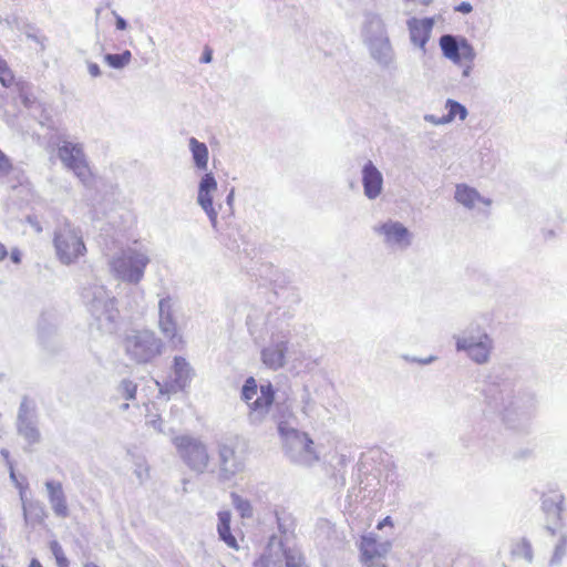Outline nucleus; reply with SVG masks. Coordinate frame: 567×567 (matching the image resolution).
Returning a JSON list of instances; mask_svg holds the SVG:
<instances>
[{"instance_id":"obj_1","label":"nucleus","mask_w":567,"mask_h":567,"mask_svg":"<svg viewBox=\"0 0 567 567\" xmlns=\"http://www.w3.org/2000/svg\"><path fill=\"white\" fill-rule=\"evenodd\" d=\"M53 243L59 260L65 265L75 262L86 252L81 233L69 223L56 229Z\"/></svg>"},{"instance_id":"obj_2","label":"nucleus","mask_w":567,"mask_h":567,"mask_svg":"<svg viewBox=\"0 0 567 567\" xmlns=\"http://www.w3.org/2000/svg\"><path fill=\"white\" fill-rule=\"evenodd\" d=\"M126 353L137 363H148L162 352V341L153 331H135L124 341Z\"/></svg>"},{"instance_id":"obj_3","label":"nucleus","mask_w":567,"mask_h":567,"mask_svg":"<svg viewBox=\"0 0 567 567\" xmlns=\"http://www.w3.org/2000/svg\"><path fill=\"white\" fill-rule=\"evenodd\" d=\"M58 156L63 165L72 171L83 184H89L94 179V174L82 144L63 141L58 146Z\"/></svg>"},{"instance_id":"obj_4","label":"nucleus","mask_w":567,"mask_h":567,"mask_svg":"<svg viewBox=\"0 0 567 567\" xmlns=\"http://www.w3.org/2000/svg\"><path fill=\"white\" fill-rule=\"evenodd\" d=\"M146 255L138 251L123 252L111 262L112 270L118 278L127 282H138L148 264Z\"/></svg>"},{"instance_id":"obj_5","label":"nucleus","mask_w":567,"mask_h":567,"mask_svg":"<svg viewBox=\"0 0 567 567\" xmlns=\"http://www.w3.org/2000/svg\"><path fill=\"white\" fill-rule=\"evenodd\" d=\"M258 392V385L255 378L249 377L243 386L241 398L249 405L250 410L256 412H267L275 400V391L271 383L261 384L259 396L255 399Z\"/></svg>"},{"instance_id":"obj_6","label":"nucleus","mask_w":567,"mask_h":567,"mask_svg":"<svg viewBox=\"0 0 567 567\" xmlns=\"http://www.w3.org/2000/svg\"><path fill=\"white\" fill-rule=\"evenodd\" d=\"M440 47L444 56L456 64L470 68L475 59L474 49L466 39L457 40L453 35L445 34L440 39Z\"/></svg>"},{"instance_id":"obj_7","label":"nucleus","mask_w":567,"mask_h":567,"mask_svg":"<svg viewBox=\"0 0 567 567\" xmlns=\"http://www.w3.org/2000/svg\"><path fill=\"white\" fill-rule=\"evenodd\" d=\"M390 544L379 543L375 537L362 536L359 545L363 567H388L385 559Z\"/></svg>"},{"instance_id":"obj_8","label":"nucleus","mask_w":567,"mask_h":567,"mask_svg":"<svg viewBox=\"0 0 567 567\" xmlns=\"http://www.w3.org/2000/svg\"><path fill=\"white\" fill-rule=\"evenodd\" d=\"M174 444L181 457L194 468L205 467L208 463V454L205 446L189 436L176 437Z\"/></svg>"},{"instance_id":"obj_9","label":"nucleus","mask_w":567,"mask_h":567,"mask_svg":"<svg viewBox=\"0 0 567 567\" xmlns=\"http://www.w3.org/2000/svg\"><path fill=\"white\" fill-rule=\"evenodd\" d=\"M456 348L465 351L476 363H485L489 358L492 342L486 333L478 337L468 336L458 338Z\"/></svg>"},{"instance_id":"obj_10","label":"nucleus","mask_w":567,"mask_h":567,"mask_svg":"<svg viewBox=\"0 0 567 567\" xmlns=\"http://www.w3.org/2000/svg\"><path fill=\"white\" fill-rule=\"evenodd\" d=\"M0 182L10 190H16L28 183L24 173L18 169L12 159L0 150Z\"/></svg>"},{"instance_id":"obj_11","label":"nucleus","mask_w":567,"mask_h":567,"mask_svg":"<svg viewBox=\"0 0 567 567\" xmlns=\"http://www.w3.org/2000/svg\"><path fill=\"white\" fill-rule=\"evenodd\" d=\"M159 328L171 341H176L179 344L183 343V338L178 333L177 323L174 319L169 298L159 301Z\"/></svg>"},{"instance_id":"obj_12","label":"nucleus","mask_w":567,"mask_h":567,"mask_svg":"<svg viewBox=\"0 0 567 567\" xmlns=\"http://www.w3.org/2000/svg\"><path fill=\"white\" fill-rule=\"evenodd\" d=\"M0 83L6 89H14L24 104L30 102L31 94L28 83L16 78L13 71L3 58H0Z\"/></svg>"},{"instance_id":"obj_13","label":"nucleus","mask_w":567,"mask_h":567,"mask_svg":"<svg viewBox=\"0 0 567 567\" xmlns=\"http://www.w3.org/2000/svg\"><path fill=\"white\" fill-rule=\"evenodd\" d=\"M216 188L217 183L214 176L212 174H205L199 184L198 202L214 225L217 223V212L213 206L212 194Z\"/></svg>"},{"instance_id":"obj_14","label":"nucleus","mask_w":567,"mask_h":567,"mask_svg":"<svg viewBox=\"0 0 567 567\" xmlns=\"http://www.w3.org/2000/svg\"><path fill=\"white\" fill-rule=\"evenodd\" d=\"M434 21L431 18L417 19L412 18L408 21L410 38L413 44L425 49V45L431 37Z\"/></svg>"},{"instance_id":"obj_15","label":"nucleus","mask_w":567,"mask_h":567,"mask_svg":"<svg viewBox=\"0 0 567 567\" xmlns=\"http://www.w3.org/2000/svg\"><path fill=\"white\" fill-rule=\"evenodd\" d=\"M374 230L384 237L389 244L408 246L410 244V233L406 227L398 221L389 220L374 228Z\"/></svg>"},{"instance_id":"obj_16","label":"nucleus","mask_w":567,"mask_h":567,"mask_svg":"<svg viewBox=\"0 0 567 567\" xmlns=\"http://www.w3.org/2000/svg\"><path fill=\"white\" fill-rule=\"evenodd\" d=\"M49 502L58 517L66 518L70 515L68 501L60 482L49 481L45 483Z\"/></svg>"},{"instance_id":"obj_17","label":"nucleus","mask_w":567,"mask_h":567,"mask_svg":"<svg viewBox=\"0 0 567 567\" xmlns=\"http://www.w3.org/2000/svg\"><path fill=\"white\" fill-rule=\"evenodd\" d=\"M362 183L364 194L373 199L381 194L383 178L378 168L371 163H367L362 171Z\"/></svg>"},{"instance_id":"obj_18","label":"nucleus","mask_w":567,"mask_h":567,"mask_svg":"<svg viewBox=\"0 0 567 567\" xmlns=\"http://www.w3.org/2000/svg\"><path fill=\"white\" fill-rule=\"evenodd\" d=\"M287 351L286 343L276 344L266 348L261 352L262 362L270 369L277 370L285 364V355Z\"/></svg>"},{"instance_id":"obj_19","label":"nucleus","mask_w":567,"mask_h":567,"mask_svg":"<svg viewBox=\"0 0 567 567\" xmlns=\"http://www.w3.org/2000/svg\"><path fill=\"white\" fill-rule=\"evenodd\" d=\"M174 379L173 382L176 386L183 389L190 381L193 371L189 363L183 357H175L173 363Z\"/></svg>"},{"instance_id":"obj_20","label":"nucleus","mask_w":567,"mask_h":567,"mask_svg":"<svg viewBox=\"0 0 567 567\" xmlns=\"http://www.w3.org/2000/svg\"><path fill=\"white\" fill-rule=\"evenodd\" d=\"M230 512L221 511L218 513V526L217 530L220 538L230 547L238 548V544L236 538L230 533Z\"/></svg>"},{"instance_id":"obj_21","label":"nucleus","mask_w":567,"mask_h":567,"mask_svg":"<svg viewBox=\"0 0 567 567\" xmlns=\"http://www.w3.org/2000/svg\"><path fill=\"white\" fill-rule=\"evenodd\" d=\"M220 466L225 472H236L240 468V462L236 457L235 449L229 445L219 447Z\"/></svg>"},{"instance_id":"obj_22","label":"nucleus","mask_w":567,"mask_h":567,"mask_svg":"<svg viewBox=\"0 0 567 567\" xmlns=\"http://www.w3.org/2000/svg\"><path fill=\"white\" fill-rule=\"evenodd\" d=\"M189 147L196 166L199 169H206L208 163V148L206 144L197 141L195 137L189 140Z\"/></svg>"},{"instance_id":"obj_23","label":"nucleus","mask_w":567,"mask_h":567,"mask_svg":"<svg viewBox=\"0 0 567 567\" xmlns=\"http://www.w3.org/2000/svg\"><path fill=\"white\" fill-rule=\"evenodd\" d=\"M455 199L466 207H473L480 200V195L474 188L460 184L456 186Z\"/></svg>"},{"instance_id":"obj_24","label":"nucleus","mask_w":567,"mask_h":567,"mask_svg":"<svg viewBox=\"0 0 567 567\" xmlns=\"http://www.w3.org/2000/svg\"><path fill=\"white\" fill-rule=\"evenodd\" d=\"M447 114L443 116L440 123H449L458 117L461 121L465 120L467 115V111L464 105L460 104L456 101L447 100L446 101Z\"/></svg>"},{"instance_id":"obj_25","label":"nucleus","mask_w":567,"mask_h":567,"mask_svg":"<svg viewBox=\"0 0 567 567\" xmlns=\"http://www.w3.org/2000/svg\"><path fill=\"white\" fill-rule=\"evenodd\" d=\"M282 557L286 567H308L306 558L300 550L293 548H284Z\"/></svg>"},{"instance_id":"obj_26","label":"nucleus","mask_w":567,"mask_h":567,"mask_svg":"<svg viewBox=\"0 0 567 567\" xmlns=\"http://www.w3.org/2000/svg\"><path fill=\"white\" fill-rule=\"evenodd\" d=\"M279 431L284 436L291 434L295 439H297L303 445L306 453L315 454L313 441L306 433H299L296 430L286 431L282 425L279 426Z\"/></svg>"},{"instance_id":"obj_27","label":"nucleus","mask_w":567,"mask_h":567,"mask_svg":"<svg viewBox=\"0 0 567 567\" xmlns=\"http://www.w3.org/2000/svg\"><path fill=\"white\" fill-rule=\"evenodd\" d=\"M563 495L550 492L549 494L543 495V508L546 512L556 511L557 514L561 512Z\"/></svg>"},{"instance_id":"obj_28","label":"nucleus","mask_w":567,"mask_h":567,"mask_svg":"<svg viewBox=\"0 0 567 567\" xmlns=\"http://www.w3.org/2000/svg\"><path fill=\"white\" fill-rule=\"evenodd\" d=\"M132 53L128 50L118 54H106L104 61L114 69H121L131 62Z\"/></svg>"},{"instance_id":"obj_29","label":"nucleus","mask_w":567,"mask_h":567,"mask_svg":"<svg viewBox=\"0 0 567 567\" xmlns=\"http://www.w3.org/2000/svg\"><path fill=\"white\" fill-rule=\"evenodd\" d=\"M233 504L235 508L239 512L241 517H250L252 514V508L249 501L241 498L239 495L233 493L231 494Z\"/></svg>"},{"instance_id":"obj_30","label":"nucleus","mask_w":567,"mask_h":567,"mask_svg":"<svg viewBox=\"0 0 567 567\" xmlns=\"http://www.w3.org/2000/svg\"><path fill=\"white\" fill-rule=\"evenodd\" d=\"M122 395L125 400H134L137 393V384L131 380H123L120 385Z\"/></svg>"},{"instance_id":"obj_31","label":"nucleus","mask_w":567,"mask_h":567,"mask_svg":"<svg viewBox=\"0 0 567 567\" xmlns=\"http://www.w3.org/2000/svg\"><path fill=\"white\" fill-rule=\"evenodd\" d=\"M275 566H276V560L274 559L270 548L267 550V553H264L254 561V567H275Z\"/></svg>"},{"instance_id":"obj_32","label":"nucleus","mask_w":567,"mask_h":567,"mask_svg":"<svg viewBox=\"0 0 567 567\" xmlns=\"http://www.w3.org/2000/svg\"><path fill=\"white\" fill-rule=\"evenodd\" d=\"M52 549H53L54 556H55V558H56V560H58V564H59L60 566H62V567L66 566V559H65V557L63 556V554H62V550H61L60 546H59L56 543H54V544L52 545Z\"/></svg>"},{"instance_id":"obj_33","label":"nucleus","mask_w":567,"mask_h":567,"mask_svg":"<svg viewBox=\"0 0 567 567\" xmlns=\"http://www.w3.org/2000/svg\"><path fill=\"white\" fill-rule=\"evenodd\" d=\"M472 10L473 8L470 2H461L458 6L455 7V11H458L464 14L471 13Z\"/></svg>"},{"instance_id":"obj_34","label":"nucleus","mask_w":567,"mask_h":567,"mask_svg":"<svg viewBox=\"0 0 567 567\" xmlns=\"http://www.w3.org/2000/svg\"><path fill=\"white\" fill-rule=\"evenodd\" d=\"M567 546V539H561L560 544L556 547L555 550V557L560 558L565 551V548Z\"/></svg>"},{"instance_id":"obj_35","label":"nucleus","mask_w":567,"mask_h":567,"mask_svg":"<svg viewBox=\"0 0 567 567\" xmlns=\"http://www.w3.org/2000/svg\"><path fill=\"white\" fill-rule=\"evenodd\" d=\"M212 56H213L212 49L209 47H205L204 52H203V56H202V62L203 63H209L212 61Z\"/></svg>"},{"instance_id":"obj_36","label":"nucleus","mask_w":567,"mask_h":567,"mask_svg":"<svg viewBox=\"0 0 567 567\" xmlns=\"http://www.w3.org/2000/svg\"><path fill=\"white\" fill-rule=\"evenodd\" d=\"M385 526L393 527V522L390 516L384 517L382 520H380L377 525L378 529H382Z\"/></svg>"},{"instance_id":"obj_37","label":"nucleus","mask_w":567,"mask_h":567,"mask_svg":"<svg viewBox=\"0 0 567 567\" xmlns=\"http://www.w3.org/2000/svg\"><path fill=\"white\" fill-rule=\"evenodd\" d=\"M518 547H522V549L525 551V555L527 557V559H530L532 558V548H530V545L526 542H522L518 544Z\"/></svg>"},{"instance_id":"obj_38","label":"nucleus","mask_w":567,"mask_h":567,"mask_svg":"<svg viewBox=\"0 0 567 567\" xmlns=\"http://www.w3.org/2000/svg\"><path fill=\"white\" fill-rule=\"evenodd\" d=\"M10 258L11 260L14 262V264H20L21 261V254H20V250L14 248L11 250L10 252Z\"/></svg>"},{"instance_id":"obj_39","label":"nucleus","mask_w":567,"mask_h":567,"mask_svg":"<svg viewBox=\"0 0 567 567\" xmlns=\"http://www.w3.org/2000/svg\"><path fill=\"white\" fill-rule=\"evenodd\" d=\"M89 72L92 76H99L101 74L100 66L96 63L89 65Z\"/></svg>"},{"instance_id":"obj_40","label":"nucleus","mask_w":567,"mask_h":567,"mask_svg":"<svg viewBox=\"0 0 567 567\" xmlns=\"http://www.w3.org/2000/svg\"><path fill=\"white\" fill-rule=\"evenodd\" d=\"M115 25H116L117 30H125L126 29V22L120 16H116Z\"/></svg>"},{"instance_id":"obj_41","label":"nucleus","mask_w":567,"mask_h":567,"mask_svg":"<svg viewBox=\"0 0 567 567\" xmlns=\"http://www.w3.org/2000/svg\"><path fill=\"white\" fill-rule=\"evenodd\" d=\"M9 252L7 247L0 243V261H3L8 257Z\"/></svg>"},{"instance_id":"obj_42","label":"nucleus","mask_w":567,"mask_h":567,"mask_svg":"<svg viewBox=\"0 0 567 567\" xmlns=\"http://www.w3.org/2000/svg\"><path fill=\"white\" fill-rule=\"evenodd\" d=\"M29 567H42V565L38 559L33 558L31 559Z\"/></svg>"},{"instance_id":"obj_43","label":"nucleus","mask_w":567,"mask_h":567,"mask_svg":"<svg viewBox=\"0 0 567 567\" xmlns=\"http://www.w3.org/2000/svg\"><path fill=\"white\" fill-rule=\"evenodd\" d=\"M233 197H234V192L231 190L227 197V200H228V204L230 205L231 204V200H233Z\"/></svg>"},{"instance_id":"obj_44","label":"nucleus","mask_w":567,"mask_h":567,"mask_svg":"<svg viewBox=\"0 0 567 567\" xmlns=\"http://www.w3.org/2000/svg\"><path fill=\"white\" fill-rule=\"evenodd\" d=\"M84 567H99L95 563H86Z\"/></svg>"}]
</instances>
